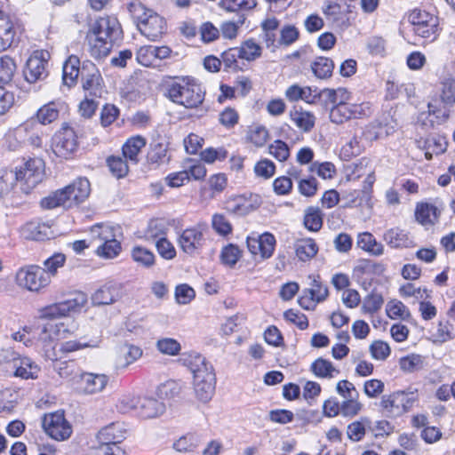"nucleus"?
Segmentation results:
<instances>
[{
	"label": "nucleus",
	"mask_w": 455,
	"mask_h": 455,
	"mask_svg": "<svg viewBox=\"0 0 455 455\" xmlns=\"http://www.w3.org/2000/svg\"><path fill=\"white\" fill-rule=\"evenodd\" d=\"M63 326V323H60V324L46 323L36 326L38 340L44 344L45 356L50 360H56V355L54 352V336L60 334V328Z\"/></svg>",
	"instance_id": "14"
},
{
	"label": "nucleus",
	"mask_w": 455,
	"mask_h": 455,
	"mask_svg": "<svg viewBox=\"0 0 455 455\" xmlns=\"http://www.w3.org/2000/svg\"><path fill=\"white\" fill-rule=\"evenodd\" d=\"M193 374L194 391L201 402H208L215 390L216 379L212 366L199 354H189L181 358Z\"/></svg>",
	"instance_id": "2"
},
{
	"label": "nucleus",
	"mask_w": 455,
	"mask_h": 455,
	"mask_svg": "<svg viewBox=\"0 0 455 455\" xmlns=\"http://www.w3.org/2000/svg\"><path fill=\"white\" fill-rule=\"evenodd\" d=\"M227 156V151L223 148H208L201 152V158L207 164H212L215 161H223Z\"/></svg>",
	"instance_id": "61"
},
{
	"label": "nucleus",
	"mask_w": 455,
	"mask_h": 455,
	"mask_svg": "<svg viewBox=\"0 0 455 455\" xmlns=\"http://www.w3.org/2000/svg\"><path fill=\"white\" fill-rule=\"evenodd\" d=\"M64 108V103L51 101L42 106L36 113V120L44 125L50 124L59 118L60 112Z\"/></svg>",
	"instance_id": "29"
},
{
	"label": "nucleus",
	"mask_w": 455,
	"mask_h": 455,
	"mask_svg": "<svg viewBox=\"0 0 455 455\" xmlns=\"http://www.w3.org/2000/svg\"><path fill=\"white\" fill-rule=\"evenodd\" d=\"M370 352L374 359L383 361L389 356L390 347L387 343L376 340L370 346Z\"/></svg>",
	"instance_id": "56"
},
{
	"label": "nucleus",
	"mask_w": 455,
	"mask_h": 455,
	"mask_svg": "<svg viewBox=\"0 0 455 455\" xmlns=\"http://www.w3.org/2000/svg\"><path fill=\"white\" fill-rule=\"evenodd\" d=\"M80 60L75 55H71L64 63L62 68L63 83L68 87L73 86L81 74Z\"/></svg>",
	"instance_id": "31"
},
{
	"label": "nucleus",
	"mask_w": 455,
	"mask_h": 455,
	"mask_svg": "<svg viewBox=\"0 0 455 455\" xmlns=\"http://www.w3.org/2000/svg\"><path fill=\"white\" fill-rule=\"evenodd\" d=\"M357 246L362 250L374 256H380L384 253V246L378 242L372 234L364 232L358 235Z\"/></svg>",
	"instance_id": "32"
},
{
	"label": "nucleus",
	"mask_w": 455,
	"mask_h": 455,
	"mask_svg": "<svg viewBox=\"0 0 455 455\" xmlns=\"http://www.w3.org/2000/svg\"><path fill=\"white\" fill-rule=\"evenodd\" d=\"M269 154L280 162L286 161L290 156V148L283 140H275L269 146Z\"/></svg>",
	"instance_id": "51"
},
{
	"label": "nucleus",
	"mask_w": 455,
	"mask_h": 455,
	"mask_svg": "<svg viewBox=\"0 0 455 455\" xmlns=\"http://www.w3.org/2000/svg\"><path fill=\"white\" fill-rule=\"evenodd\" d=\"M283 316L286 321L295 324L300 330H306L308 327L307 316L294 309H289L284 312Z\"/></svg>",
	"instance_id": "57"
},
{
	"label": "nucleus",
	"mask_w": 455,
	"mask_h": 455,
	"mask_svg": "<svg viewBox=\"0 0 455 455\" xmlns=\"http://www.w3.org/2000/svg\"><path fill=\"white\" fill-rule=\"evenodd\" d=\"M252 243L258 245L262 258L267 259L272 256L275 245V239L273 235L265 233L258 240H252Z\"/></svg>",
	"instance_id": "42"
},
{
	"label": "nucleus",
	"mask_w": 455,
	"mask_h": 455,
	"mask_svg": "<svg viewBox=\"0 0 455 455\" xmlns=\"http://www.w3.org/2000/svg\"><path fill=\"white\" fill-rule=\"evenodd\" d=\"M41 206L44 209H53L59 206L70 208L64 188L57 190L49 196L43 198L41 200Z\"/></svg>",
	"instance_id": "39"
},
{
	"label": "nucleus",
	"mask_w": 455,
	"mask_h": 455,
	"mask_svg": "<svg viewBox=\"0 0 455 455\" xmlns=\"http://www.w3.org/2000/svg\"><path fill=\"white\" fill-rule=\"evenodd\" d=\"M417 399L416 392L396 391L390 395H383L380 405L388 415L399 417L409 411Z\"/></svg>",
	"instance_id": "6"
},
{
	"label": "nucleus",
	"mask_w": 455,
	"mask_h": 455,
	"mask_svg": "<svg viewBox=\"0 0 455 455\" xmlns=\"http://www.w3.org/2000/svg\"><path fill=\"white\" fill-rule=\"evenodd\" d=\"M256 5L255 0H229V13H235L236 19H229V38L236 36V30L245 20L244 11Z\"/></svg>",
	"instance_id": "17"
},
{
	"label": "nucleus",
	"mask_w": 455,
	"mask_h": 455,
	"mask_svg": "<svg viewBox=\"0 0 455 455\" xmlns=\"http://www.w3.org/2000/svg\"><path fill=\"white\" fill-rule=\"evenodd\" d=\"M76 148V134L72 128L64 126L53 137L52 150L57 156L68 158Z\"/></svg>",
	"instance_id": "13"
},
{
	"label": "nucleus",
	"mask_w": 455,
	"mask_h": 455,
	"mask_svg": "<svg viewBox=\"0 0 455 455\" xmlns=\"http://www.w3.org/2000/svg\"><path fill=\"white\" fill-rule=\"evenodd\" d=\"M21 235L25 239L44 241L53 236L52 228L47 223L36 220L29 221L21 228Z\"/></svg>",
	"instance_id": "22"
},
{
	"label": "nucleus",
	"mask_w": 455,
	"mask_h": 455,
	"mask_svg": "<svg viewBox=\"0 0 455 455\" xmlns=\"http://www.w3.org/2000/svg\"><path fill=\"white\" fill-rule=\"evenodd\" d=\"M157 350L167 355H176L181 349L180 344L172 338H163L156 341Z\"/></svg>",
	"instance_id": "44"
},
{
	"label": "nucleus",
	"mask_w": 455,
	"mask_h": 455,
	"mask_svg": "<svg viewBox=\"0 0 455 455\" xmlns=\"http://www.w3.org/2000/svg\"><path fill=\"white\" fill-rule=\"evenodd\" d=\"M14 35L12 25L8 19L2 20V24H0V52L5 51L12 45Z\"/></svg>",
	"instance_id": "43"
},
{
	"label": "nucleus",
	"mask_w": 455,
	"mask_h": 455,
	"mask_svg": "<svg viewBox=\"0 0 455 455\" xmlns=\"http://www.w3.org/2000/svg\"><path fill=\"white\" fill-rule=\"evenodd\" d=\"M383 303L384 299L380 294L371 293L364 299L363 308L367 313H374L381 308Z\"/></svg>",
	"instance_id": "64"
},
{
	"label": "nucleus",
	"mask_w": 455,
	"mask_h": 455,
	"mask_svg": "<svg viewBox=\"0 0 455 455\" xmlns=\"http://www.w3.org/2000/svg\"><path fill=\"white\" fill-rule=\"evenodd\" d=\"M165 411V404L153 397L140 399L138 414L144 419H152L162 415Z\"/></svg>",
	"instance_id": "27"
},
{
	"label": "nucleus",
	"mask_w": 455,
	"mask_h": 455,
	"mask_svg": "<svg viewBox=\"0 0 455 455\" xmlns=\"http://www.w3.org/2000/svg\"><path fill=\"white\" fill-rule=\"evenodd\" d=\"M311 171L315 172L318 176L324 180H331L336 173V168L333 164L330 162H324L322 164L314 163L311 165Z\"/></svg>",
	"instance_id": "59"
},
{
	"label": "nucleus",
	"mask_w": 455,
	"mask_h": 455,
	"mask_svg": "<svg viewBox=\"0 0 455 455\" xmlns=\"http://www.w3.org/2000/svg\"><path fill=\"white\" fill-rule=\"evenodd\" d=\"M14 60L7 55L0 57V84H6L12 80L16 72Z\"/></svg>",
	"instance_id": "40"
},
{
	"label": "nucleus",
	"mask_w": 455,
	"mask_h": 455,
	"mask_svg": "<svg viewBox=\"0 0 455 455\" xmlns=\"http://www.w3.org/2000/svg\"><path fill=\"white\" fill-rule=\"evenodd\" d=\"M275 171L274 163L268 159H263L258 162L254 167V172L257 176L264 179L271 178Z\"/></svg>",
	"instance_id": "63"
},
{
	"label": "nucleus",
	"mask_w": 455,
	"mask_h": 455,
	"mask_svg": "<svg viewBox=\"0 0 455 455\" xmlns=\"http://www.w3.org/2000/svg\"><path fill=\"white\" fill-rule=\"evenodd\" d=\"M125 433L121 423H112L99 432L98 439L100 443H121L125 438Z\"/></svg>",
	"instance_id": "30"
},
{
	"label": "nucleus",
	"mask_w": 455,
	"mask_h": 455,
	"mask_svg": "<svg viewBox=\"0 0 455 455\" xmlns=\"http://www.w3.org/2000/svg\"><path fill=\"white\" fill-rule=\"evenodd\" d=\"M109 378L103 373L82 372L79 375V388L83 394L94 395L102 392Z\"/></svg>",
	"instance_id": "15"
},
{
	"label": "nucleus",
	"mask_w": 455,
	"mask_h": 455,
	"mask_svg": "<svg viewBox=\"0 0 455 455\" xmlns=\"http://www.w3.org/2000/svg\"><path fill=\"white\" fill-rule=\"evenodd\" d=\"M323 214L318 207L310 206L305 210L304 226L312 232L319 231L323 227Z\"/></svg>",
	"instance_id": "35"
},
{
	"label": "nucleus",
	"mask_w": 455,
	"mask_h": 455,
	"mask_svg": "<svg viewBox=\"0 0 455 455\" xmlns=\"http://www.w3.org/2000/svg\"><path fill=\"white\" fill-rule=\"evenodd\" d=\"M365 422L367 420L354 421L347 426V437L353 442L361 441L366 433Z\"/></svg>",
	"instance_id": "54"
},
{
	"label": "nucleus",
	"mask_w": 455,
	"mask_h": 455,
	"mask_svg": "<svg viewBox=\"0 0 455 455\" xmlns=\"http://www.w3.org/2000/svg\"><path fill=\"white\" fill-rule=\"evenodd\" d=\"M423 359L419 355H411L400 359V367L407 372H413L422 368Z\"/></svg>",
	"instance_id": "52"
},
{
	"label": "nucleus",
	"mask_w": 455,
	"mask_h": 455,
	"mask_svg": "<svg viewBox=\"0 0 455 455\" xmlns=\"http://www.w3.org/2000/svg\"><path fill=\"white\" fill-rule=\"evenodd\" d=\"M371 115L369 102L361 104H338L330 110V120L334 124H343L352 118H362Z\"/></svg>",
	"instance_id": "9"
},
{
	"label": "nucleus",
	"mask_w": 455,
	"mask_h": 455,
	"mask_svg": "<svg viewBox=\"0 0 455 455\" xmlns=\"http://www.w3.org/2000/svg\"><path fill=\"white\" fill-rule=\"evenodd\" d=\"M145 146V138L141 136L132 137L123 146V155L126 159L130 160L133 164H137L139 162L138 155Z\"/></svg>",
	"instance_id": "34"
},
{
	"label": "nucleus",
	"mask_w": 455,
	"mask_h": 455,
	"mask_svg": "<svg viewBox=\"0 0 455 455\" xmlns=\"http://www.w3.org/2000/svg\"><path fill=\"white\" fill-rule=\"evenodd\" d=\"M70 207L84 202L91 193V185L87 179L79 178L64 188Z\"/></svg>",
	"instance_id": "20"
},
{
	"label": "nucleus",
	"mask_w": 455,
	"mask_h": 455,
	"mask_svg": "<svg viewBox=\"0 0 455 455\" xmlns=\"http://www.w3.org/2000/svg\"><path fill=\"white\" fill-rule=\"evenodd\" d=\"M313 373L319 378L331 379L339 373L332 363L322 357L317 358L310 367Z\"/></svg>",
	"instance_id": "36"
},
{
	"label": "nucleus",
	"mask_w": 455,
	"mask_h": 455,
	"mask_svg": "<svg viewBox=\"0 0 455 455\" xmlns=\"http://www.w3.org/2000/svg\"><path fill=\"white\" fill-rule=\"evenodd\" d=\"M83 88L86 91H91V93L96 94L100 91L101 76L96 66L87 61L84 63L82 71Z\"/></svg>",
	"instance_id": "24"
},
{
	"label": "nucleus",
	"mask_w": 455,
	"mask_h": 455,
	"mask_svg": "<svg viewBox=\"0 0 455 455\" xmlns=\"http://www.w3.org/2000/svg\"><path fill=\"white\" fill-rule=\"evenodd\" d=\"M334 68V62L327 57H317L311 64L314 75L320 79H326L331 76Z\"/></svg>",
	"instance_id": "37"
},
{
	"label": "nucleus",
	"mask_w": 455,
	"mask_h": 455,
	"mask_svg": "<svg viewBox=\"0 0 455 455\" xmlns=\"http://www.w3.org/2000/svg\"><path fill=\"white\" fill-rule=\"evenodd\" d=\"M123 38L121 25L115 17H100L89 27L85 42L90 55L97 60L107 57L115 44Z\"/></svg>",
	"instance_id": "1"
},
{
	"label": "nucleus",
	"mask_w": 455,
	"mask_h": 455,
	"mask_svg": "<svg viewBox=\"0 0 455 455\" xmlns=\"http://www.w3.org/2000/svg\"><path fill=\"white\" fill-rule=\"evenodd\" d=\"M292 122L303 132H309L315 126V117L313 114L301 109H294L290 113Z\"/></svg>",
	"instance_id": "38"
},
{
	"label": "nucleus",
	"mask_w": 455,
	"mask_h": 455,
	"mask_svg": "<svg viewBox=\"0 0 455 455\" xmlns=\"http://www.w3.org/2000/svg\"><path fill=\"white\" fill-rule=\"evenodd\" d=\"M387 312L390 318L407 319L411 315L407 307L398 300L390 301L387 306Z\"/></svg>",
	"instance_id": "49"
},
{
	"label": "nucleus",
	"mask_w": 455,
	"mask_h": 455,
	"mask_svg": "<svg viewBox=\"0 0 455 455\" xmlns=\"http://www.w3.org/2000/svg\"><path fill=\"white\" fill-rule=\"evenodd\" d=\"M123 295L120 284H106L98 289L92 296L94 305H109L118 300Z\"/></svg>",
	"instance_id": "23"
},
{
	"label": "nucleus",
	"mask_w": 455,
	"mask_h": 455,
	"mask_svg": "<svg viewBox=\"0 0 455 455\" xmlns=\"http://www.w3.org/2000/svg\"><path fill=\"white\" fill-rule=\"evenodd\" d=\"M128 10L132 18L137 21V26L141 24L142 21L148 17L149 13L153 12L146 9L145 6L139 2L131 3L128 5Z\"/></svg>",
	"instance_id": "60"
},
{
	"label": "nucleus",
	"mask_w": 455,
	"mask_h": 455,
	"mask_svg": "<svg viewBox=\"0 0 455 455\" xmlns=\"http://www.w3.org/2000/svg\"><path fill=\"white\" fill-rule=\"evenodd\" d=\"M167 95L174 103L193 108L203 103L204 92L199 84L181 79L168 84Z\"/></svg>",
	"instance_id": "3"
},
{
	"label": "nucleus",
	"mask_w": 455,
	"mask_h": 455,
	"mask_svg": "<svg viewBox=\"0 0 455 455\" xmlns=\"http://www.w3.org/2000/svg\"><path fill=\"white\" fill-rule=\"evenodd\" d=\"M299 36V32L294 26H284L280 31V39L278 43L282 45H291L298 40Z\"/></svg>",
	"instance_id": "58"
},
{
	"label": "nucleus",
	"mask_w": 455,
	"mask_h": 455,
	"mask_svg": "<svg viewBox=\"0 0 455 455\" xmlns=\"http://www.w3.org/2000/svg\"><path fill=\"white\" fill-rule=\"evenodd\" d=\"M251 88L249 78L239 76L233 87L229 86V99L246 95Z\"/></svg>",
	"instance_id": "55"
},
{
	"label": "nucleus",
	"mask_w": 455,
	"mask_h": 455,
	"mask_svg": "<svg viewBox=\"0 0 455 455\" xmlns=\"http://www.w3.org/2000/svg\"><path fill=\"white\" fill-rule=\"evenodd\" d=\"M408 20L417 36L429 41H434L437 37L438 17L426 11L414 9L409 14Z\"/></svg>",
	"instance_id": "5"
},
{
	"label": "nucleus",
	"mask_w": 455,
	"mask_h": 455,
	"mask_svg": "<svg viewBox=\"0 0 455 455\" xmlns=\"http://www.w3.org/2000/svg\"><path fill=\"white\" fill-rule=\"evenodd\" d=\"M30 126L29 123H25L8 132L4 138L5 148L10 151H16L21 148L27 140Z\"/></svg>",
	"instance_id": "26"
},
{
	"label": "nucleus",
	"mask_w": 455,
	"mask_h": 455,
	"mask_svg": "<svg viewBox=\"0 0 455 455\" xmlns=\"http://www.w3.org/2000/svg\"><path fill=\"white\" fill-rule=\"evenodd\" d=\"M200 443V437L196 435L188 434L181 436L173 443V449L179 452H191Z\"/></svg>",
	"instance_id": "41"
},
{
	"label": "nucleus",
	"mask_w": 455,
	"mask_h": 455,
	"mask_svg": "<svg viewBox=\"0 0 455 455\" xmlns=\"http://www.w3.org/2000/svg\"><path fill=\"white\" fill-rule=\"evenodd\" d=\"M16 281L20 286L31 291H38L51 283L49 275L42 267L33 265L19 269Z\"/></svg>",
	"instance_id": "7"
},
{
	"label": "nucleus",
	"mask_w": 455,
	"mask_h": 455,
	"mask_svg": "<svg viewBox=\"0 0 455 455\" xmlns=\"http://www.w3.org/2000/svg\"><path fill=\"white\" fill-rule=\"evenodd\" d=\"M167 147L163 143H153L147 155L148 162L150 164H162L165 162Z\"/></svg>",
	"instance_id": "45"
},
{
	"label": "nucleus",
	"mask_w": 455,
	"mask_h": 455,
	"mask_svg": "<svg viewBox=\"0 0 455 455\" xmlns=\"http://www.w3.org/2000/svg\"><path fill=\"white\" fill-rule=\"evenodd\" d=\"M50 54L47 51H35L28 58L24 70V76L28 83H36L44 79L48 76V59Z\"/></svg>",
	"instance_id": "11"
},
{
	"label": "nucleus",
	"mask_w": 455,
	"mask_h": 455,
	"mask_svg": "<svg viewBox=\"0 0 455 455\" xmlns=\"http://www.w3.org/2000/svg\"><path fill=\"white\" fill-rule=\"evenodd\" d=\"M132 256L134 261L146 267H149L155 263V256L153 252L143 247L138 246L133 248Z\"/></svg>",
	"instance_id": "47"
},
{
	"label": "nucleus",
	"mask_w": 455,
	"mask_h": 455,
	"mask_svg": "<svg viewBox=\"0 0 455 455\" xmlns=\"http://www.w3.org/2000/svg\"><path fill=\"white\" fill-rule=\"evenodd\" d=\"M107 163L110 172L116 178H123L128 173V164L121 156H109Z\"/></svg>",
	"instance_id": "46"
},
{
	"label": "nucleus",
	"mask_w": 455,
	"mask_h": 455,
	"mask_svg": "<svg viewBox=\"0 0 455 455\" xmlns=\"http://www.w3.org/2000/svg\"><path fill=\"white\" fill-rule=\"evenodd\" d=\"M250 140L257 147H262L268 140V131L262 125L255 126L249 134Z\"/></svg>",
	"instance_id": "62"
},
{
	"label": "nucleus",
	"mask_w": 455,
	"mask_h": 455,
	"mask_svg": "<svg viewBox=\"0 0 455 455\" xmlns=\"http://www.w3.org/2000/svg\"><path fill=\"white\" fill-rule=\"evenodd\" d=\"M121 251L120 243L116 240L104 242L97 248V254L106 259H113L116 257Z\"/></svg>",
	"instance_id": "48"
},
{
	"label": "nucleus",
	"mask_w": 455,
	"mask_h": 455,
	"mask_svg": "<svg viewBox=\"0 0 455 455\" xmlns=\"http://www.w3.org/2000/svg\"><path fill=\"white\" fill-rule=\"evenodd\" d=\"M138 28L149 40L155 41L164 34L165 21L163 17L152 12L141 24L138 25Z\"/></svg>",
	"instance_id": "19"
},
{
	"label": "nucleus",
	"mask_w": 455,
	"mask_h": 455,
	"mask_svg": "<svg viewBox=\"0 0 455 455\" xmlns=\"http://www.w3.org/2000/svg\"><path fill=\"white\" fill-rule=\"evenodd\" d=\"M441 210L433 204L418 203L415 209L416 220L423 226L434 225L438 221Z\"/></svg>",
	"instance_id": "25"
},
{
	"label": "nucleus",
	"mask_w": 455,
	"mask_h": 455,
	"mask_svg": "<svg viewBox=\"0 0 455 455\" xmlns=\"http://www.w3.org/2000/svg\"><path fill=\"white\" fill-rule=\"evenodd\" d=\"M383 239L392 248H409L413 246V241L409 234L398 228L387 230L384 233Z\"/></svg>",
	"instance_id": "28"
},
{
	"label": "nucleus",
	"mask_w": 455,
	"mask_h": 455,
	"mask_svg": "<svg viewBox=\"0 0 455 455\" xmlns=\"http://www.w3.org/2000/svg\"><path fill=\"white\" fill-rule=\"evenodd\" d=\"M4 362L14 370V375L24 379H35L38 377L40 368L28 357H21L13 351H6Z\"/></svg>",
	"instance_id": "12"
},
{
	"label": "nucleus",
	"mask_w": 455,
	"mask_h": 455,
	"mask_svg": "<svg viewBox=\"0 0 455 455\" xmlns=\"http://www.w3.org/2000/svg\"><path fill=\"white\" fill-rule=\"evenodd\" d=\"M358 396L345 399L340 403V413L345 417H354L362 410V404L357 401Z\"/></svg>",
	"instance_id": "53"
},
{
	"label": "nucleus",
	"mask_w": 455,
	"mask_h": 455,
	"mask_svg": "<svg viewBox=\"0 0 455 455\" xmlns=\"http://www.w3.org/2000/svg\"><path fill=\"white\" fill-rule=\"evenodd\" d=\"M44 163L42 159L33 158L24 164V167L16 170L15 179L20 184V189L28 194L44 179Z\"/></svg>",
	"instance_id": "4"
},
{
	"label": "nucleus",
	"mask_w": 455,
	"mask_h": 455,
	"mask_svg": "<svg viewBox=\"0 0 455 455\" xmlns=\"http://www.w3.org/2000/svg\"><path fill=\"white\" fill-rule=\"evenodd\" d=\"M206 224H199L198 226L191 228H187L183 231L180 237V244L182 250L188 254H193L195 251L203 246L204 243V229L206 228Z\"/></svg>",
	"instance_id": "16"
},
{
	"label": "nucleus",
	"mask_w": 455,
	"mask_h": 455,
	"mask_svg": "<svg viewBox=\"0 0 455 455\" xmlns=\"http://www.w3.org/2000/svg\"><path fill=\"white\" fill-rule=\"evenodd\" d=\"M297 257L301 261H307L314 258L317 251L318 246L314 239L305 238L298 240L294 245Z\"/></svg>",
	"instance_id": "33"
},
{
	"label": "nucleus",
	"mask_w": 455,
	"mask_h": 455,
	"mask_svg": "<svg viewBox=\"0 0 455 455\" xmlns=\"http://www.w3.org/2000/svg\"><path fill=\"white\" fill-rule=\"evenodd\" d=\"M66 260V256L62 253H54L52 257L44 261L45 273L51 277L57 273L58 268L62 267Z\"/></svg>",
	"instance_id": "50"
},
{
	"label": "nucleus",
	"mask_w": 455,
	"mask_h": 455,
	"mask_svg": "<svg viewBox=\"0 0 455 455\" xmlns=\"http://www.w3.org/2000/svg\"><path fill=\"white\" fill-rule=\"evenodd\" d=\"M308 277L312 279L310 288L304 290V293L309 295V299L313 302L324 301L329 295L328 287L322 283L320 275H309ZM307 300V297H301L299 303L301 307L308 308V306L305 305Z\"/></svg>",
	"instance_id": "21"
},
{
	"label": "nucleus",
	"mask_w": 455,
	"mask_h": 455,
	"mask_svg": "<svg viewBox=\"0 0 455 455\" xmlns=\"http://www.w3.org/2000/svg\"><path fill=\"white\" fill-rule=\"evenodd\" d=\"M261 48L252 40H247L241 47L229 48V68H238L235 58L253 60L260 56Z\"/></svg>",
	"instance_id": "18"
},
{
	"label": "nucleus",
	"mask_w": 455,
	"mask_h": 455,
	"mask_svg": "<svg viewBox=\"0 0 455 455\" xmlns=\"http://www.w3.org/2000/svg\"><path fill=\"white\" fill-rule=\"evenodd\" d=\"M42 425L46 434L57 441L66 440L72 434L71 425L60 411L44 415Z\"/></svg>",
	"instance_id": "10"
},
{
	"label": "nucleus",
	"mask_w": 455,
	"mask_h": 455,
	"mask_svg": "<svg viewBox=\"0 0 455 455\" xmlns=\"http://www.w3.org/2000/svg\"><path fill=\"white\" fill-rule=\"evenodd\" d=\"M86 302L87 298L84 293H76L72 298L67 300L52 304L43 308L40 312V319L52 320L66 316L69 312L81 309Z\"/></svg>",
	"instance_id": "8"
}]
</instances>
